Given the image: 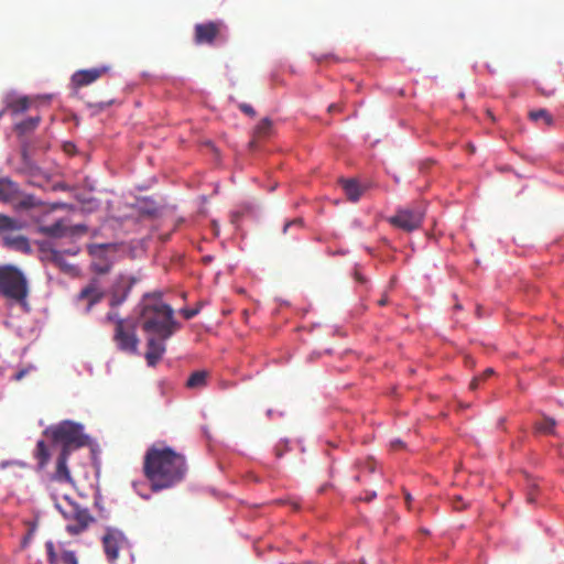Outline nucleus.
Segmentation results:
<instances>
[{
	"label": "nucleus",
	"mask_w": 564,
	"mask_h": 564,
	"mask_svg": "<svg viewBox=\"0 0 564 564\" xmlns=\"http://www.w3.org/2000/svg\"><path fill=\"white\" fill-rule=\"evenodd\" d=\"M165 339L156 337H149L147 343L145 360L150 367H154L159 360L163 357L166 347L164 344Z\"/></svg>",
	"instance_id": "a211bd4d"
},
{
	"label": "nucleus",
	"mask_w": 564,
	"mask_h": 564,
	"mask_svg": "<svg viewBox=\"0 0 564 564\" xmlns=\"http://www.w3.org/2000/svg\"><path fill=\"white\" fill-rule=\"evenodd\" d=\"M453 507L456 510H462V509L466 508V505L463 503L462 497H456L455 500H453Z\"/></svg>",
	"instance_id": "f704fd0d"
},
{
	"label": "nucleus",
	"mask_w": 564,
	"mask_h": 564,
	"mask_svg": "<svg viewBox=\"0 0 564 564\" xmlns=\"http://www.w3.org/2000/svg\"><path fill=\"white\" fill-rule=\"evenodd\" d=\"M341 185L349 200L357 202L360 198L362 189L355 180H343Z\"/></svg>",
	"instance_id": "412c9836"
},
{
	"label": "nucleus",
	"mask_w": 564,
	"mask_h": 564,
	"mask_svg": "<svg viewBox=\"0 0 564 564\" xmlns=\"http://www.w3.org/2000/svg\"><path fill=\"white\" fill-rule=\"evenodd\" d=\"M203 306V303L199 302L196 307L194 308H182L180 313L184 316L185 319H191L194 316H196Z\"/></svg>",
	"instance_id": "c756f323"
},
{
	"label": "nucleus",
	"mask_w": 564,
	"mask_h": 564,
	"mask_svg": "<svg viewBox=\"0 0 564 564\" xmlns=\"http://www.w3.org/2000/svg\"><path fill=\"white\" fill-rule=\"evenodd\" d=\"M404 500L409 509H411L412 496L410 492H404Z\"/></svg>",
	"instance_id": "58836bf2"
},
{
	"label": "nucleus",
	"mask_w": 564,
	"mask_h": 564,
	"mask_svg": "<svg viewBox=\"0 0 564 564\" xmlns=\"http://www.w3.org/2000/svg\"><path fill=\"white\" fill-rule=\"evenodd\" d=\"M45 550L50 564H78L75 552L62 546L56 547L53 541H47L45 543Z\"/></svg>",
	"instance_id": "dca6fc26"
},
{
	"label": "nucleus",
	"mask_w": 564,
	"mask_h": 564,
	"mask_svg": "<svg viewBox=\"0 0 564 564\" xmlns=\"http://www.w3.org/2000/svg\"><path fill=\"white\" fill-rule=\"evenodd\" d=\"M126 539L121 531L108 528L102 536L104 551L110 562H115L119 556V550L124 545Z\"/></svg>",
	"instance_id": "4468645a"
},
{
	"label": "nucleus",
	"mask_w": 564,
	"mask_h": 564,
	"mask_svg": "<svg viewBox=\"0 0 564 564\" xmlns=\"http://www.w3.org/2000/svg\"><path fill=\"white\" fill-rule=\"evenodd\" d=\"M355 276H356V279H357L358 281H360V282H362V281H364V280H362V278H361V275H359V273H358V272H356V273H355Z\"/></svg>",
	"instance_id": "37998d69"
},
{
	"label": "nucleus",
	"mask_w": 564,
	"mask_h": 564,
	"mask_svg": "<svg viewBox=\"0 0 564 564\" xmlns=\"http://www.w3.org/2000/svg\"><path fill=\"white\" fill-rule=\"evenodd\" d=\"M0 294L30 312L29 285L24 274L13 265L0 267Z\"/></svg>",
	"instance_id": "20e7f679"
},
{
	"label": "nucleus",
	"mask_w": 564,
	"mask_h": 564,
	"mask_svg": "<svg viewBox=\"0 0 564 564\" xmlns=\"http://www.w3.org/2000/svg\"><path fill=\"white\" fill-rule=\"evenodd\" d=\"M529 117L532 121L539 122L542 120L545 126H552L554 123L553 117L545 109L532 110L529 113Z\"/></svg>",
	"instance_id": "b1692460"
},
{
	"label": "nucleus",
	"mask_w": 564,
	"mask_h": 564,
	"mask_svg": "<svg viewBox=\"0 0 564 564\" xmlns=\"http://www.w3.org/2000/svg\"><path fill=\"white\" fill-rule=\"evenodd\" d=\"M106 323H113L115 327H117L118 322H129V319L121 318L119 314L115 311H110L107 313L105 317Z\"/></svg>",
	"instance_id": "7c9ffc66"
},
{
	"label": "nucleus",
	"mask_w": 564,
	"mask_h": 564,
	"mask_svg": "<svg viewBox=\"0 0 564 564\" xmlns=\"http://www.w3.org/2000/svg\"><path fill=\"white\" fill-rule=\"evenodd\" d=\"M39 205V202L33 195L24 196L18 204V206L22 209L34 208Z\"/></svg>",
	"instance_id": "c85d7f7f"
},
{
	"label": "nucleus",
	"mask_w": 564,
	"mask_h": 564,
	"mask_svg": "<svg viewBox=\"0 0 564 564\" xmlns=\"http://www.w3.org/2000/svg\"><path fill=\"white\" fill-rule=\"evenodd\" d=\"M56 509L66 521L65 530L69 535H79L96 521L88 508L65 496L63 502H55Z\"/></svg>",
	"instance_id": "39448f33"
},
{
	"label": "nucleus",
	"mask_w": 564,
	"mask_h": 564,
	"mask_svg": "<svg viewBox=\"0 0 564 564\" xmlns=\"http://www.w3.org/2000/svg\"><path fill=\"white\" fill-rule=\"evenodd\" d=\"M104 296L105 292L99 288L98 280L94 278L77 294V301H87L86 312H90L93 306L99 303Z\"/></svg>",
	"instance_id": "f3484780"
},
{
	"label": "nucleus",
	"mask_w": 564,
	"mask_h": 564,
	"mask_svg": "<svg viewBox=\"0 0 564 564\" xmlns=\"http://www.w3.org/2000/svg\"><path fill=\"white\" fill-rule=\"evenodd\" d=\"M535 490H536V485H535V484H533V485L530 487V489H529V491H528V494H527V501H528L529 503H533V502H535Z\"/></svg>",
	"instance_id": "72a5a7b5"
},
{
	"label": "nucleus",
	"mask_w": 564,
	"mask_h": 564,
	"mask_svg": "<svg viewBox=\"0 0 564 564\" xmlns=\"http://www.w3.org/2000/svg\"><path fill=\"white\" fill-rule=\"evenodd\" d=\"M143 473L153 491L169 489L185 478V456L171 447L152 446L144 455Z\"/></svg>",
	"instance_id": "f257e3e1"
},
{
	"label": "nucleus",
	"mask_w": 564,
	"mask_h": 564,
	"mask_svg": "<svg viewBox=\"0 0 564 564\" xmlns=\"http://www.w3.org/2000/svg\"><path fill=\"white\" fill-rule=\"evenodd\" d=\"M135 283L137 279L134 276H128L123 274L117 276L109 291L110 307L115 308L121 305L127 300L131 289Z\"/></svg>",
	"instance_id": "ddd939ff"
},
{
	"label": "nucleus",
	"mask_w": 564,
	"mask_h": 564,
	"mask_svg": "<svg viewBox=\"0 0 564 564\" xmlns=\"http://www.w3.org/2000/svg\"><path fill=\"white\" fill-rule=\"evenodd\" d=\"M109 66L94 67L89 69H79L72 75V85L75 89L88 86L95 83L109 72Z\"/></svg>",
	"instance_id": "2eb2a0df"
},
{
	"label": "nucleus",
	"mask_w": 564,
	"mask_h": 564,
	"mask_svg": "<svg viewBox=\"0 0 564 564\" xmlns=\"http://www.w3.org/2000/svg\"><path fill=\"white\" fill-rule=\"evenodd\" d=\"M272 131V121L269 118L262 119L254 128V135L257 138H265Z\"/></svg>",
	"instance_id": "cd10ccee"
},
{
	"label": "nucleus",
	"mask_w": 564,
	"mask_h": 564,
	"mask_svg": "<svg viewBox=\"0 0 564 564\" xmlns=\"http://www.w3.org/2000/svg\"><path fill=\"white\" fill-rule=\"evenodd\" d=\"M44 434L50 437L55 445H61V452L55 463V470L51 476L52 480L72 484L73 478L67 466V459L73 451L84 447L89 443L88 436L84 434L83 425L65 420L47 427Z\"/></svg>",
	"instance_id": "f03ea898"
},
{
	"label": "nucleus",
	"mask_w": 564,
	"mask_h": 564,
	"mask_svg": "<svg viewBox=\"0 0 564 564\" xmlns=\"http://www.w3.org/2000/svg\"><path fill=\"white\" fill-rule=\"evenodd\" d=\"M23 223L0 214V236L7 245H15V247H29V240L21 235Z\"/></svg>",
	"instance_id": "1a4fd4ad"
},
{
	"label": "nucleus",
	"mask_w": 564,
	"mask_h": 564,
	"mask_svg": "<svg viewBox=\"0 0 564 564\" xmlns=\"http://www.w3.org/2000/svg\"><path fill=\"white\" fill-rule=\"evenodd\" d=\"M40 259L58 268L64 273L70 276H77L79 274L78 265L70 262L68 259L76 256V251L72 249H39Z\"/></svg>",
	"instance_id": "423d86ee"
},
{
	"label": "nucleus",
	"mask_w": 564,
	"mask_h": 564,
	"mask_svg": "<svg viewBox=\"0 0 564 564\" xmlns=\"http://www.w3.org/2000/svg\"><path fill=\"white\" fill-rule=\"evenodd\" d=\"M302 226V219L296 218L291 221L285 223L283 227V232L285 234L290 227H301Z\"/></svg>",
	"instance_id": "473e14b6"
},
{
	"label": "nucleus",
	"mask_w": 564,
	"mask_h": 564,
	"mask_svg": "<svg viewBox=\"0 0 564 564\" xmlns=\"http://www.w3.org/2000/svg\"><path fill=\"white\" fill-rule=\"evenodd\" d=\"M424 215V205L416 204L399 209L393 216L389 218V221L395 228L402 229L404 231H412L421 226Z\"/></svg>",
	"instance_id": "0eeeda50"
},
{
	"label": "nucleus",
	"mask_w": 564,
	"mask_h": 564,
	"mask_svg": "<svg viewBox=\"0 0 564 564\" xmlns=\"http://www.w3.org/2000/svg\"><path fill=\"white\" fill-rule=\"evenodd\" d=\"M28 370L26 369H22L20 370L19 372H17L14 375V380L15 381H20L22 378H24V376L26 375Z\"/></svg>",
	"instance_id": "4c0bfd02"
},
{
	"label": "nucleus",
	"mask_w": 564,
	"mask_h": 564,
	"mask_svg": "<svg viewBox=\"0 0 564 564\" xmlns=\"http://www.w3.org/2000/svg\"><path fill=\"white\" fill-rule=\"evenodd\" d=\"M90 256V270L99 275L110 272L117 262L116 249H88Z\"/></svg>",
	"instance_id": "f8f14e48"
},
{
	"label": "nucleus",
	"mask_w": 564,
	"mask_h": 564,
	"mask_svg": "<svg viewBox=\"0 0 564 564\" xmlns=\"http://www.w3.org/2000/svg\"><path fill=\"white\" fill-rule=\"evenodd\" d=\"M479 382H480V378L478 377H475L471 381H470V384H469V388L471 390H476L479 386Z\"/></svg>",
	"instance_id": "e433bc0d"
},
{
	"label": "nucleus",
	"mask_w": 564,
	"mask_h": 564,
	"mask_svg": "<svg viewBox=\"0 0 564 564\" xmlns=\"http://www.w3.org/2000/svg\"><path fill=\"white\" fill-rule=\"evenodd\" d=\"M34 457L37 460L39 469H44L45 466L48 464L51 458L50 448L46 445V443L41 440L36 443V447L34 451Z\"/></svg>",
	"instance_id": "aec40b11"
},
{
	"label": "nucleus",
	"mask_w": 564,
	"mask_h": 564,
	"mask_svg": "<svg viewBox=\"0 0 564 564\" xmlns=\"http://www.w3.org/2000/svg\"><path fill=\"white\" fill-rule=\"evenodd\" d=\"M41 118L39 116L36 117H30L26 120H23L15 124V131L19 134H26L31 131H33L40 123Z\"/></svg>",
	"instance_id": "5701e85b"
},
{
	"label": "nucleus",
	"mask_w": 564,
	"mask_h": 564,
	"mask_svg": "<svg viewBox=\"0 0 564 564\" xmlns=\"http://www.w3.org/2000/svg\"><path fill=\"white\" fill-rule=\"evenodd\" d=\"M88 247H117L115 243H97V245H89Z\"/></svg>",
	"instance_id": "a19ab883"
},
{
	"label": "nucleus",
	"mask_w": 564,
	"mask_h": 564,
	"mask_svg": "<svg viewBox=\"0 0 564 564\" xmlns=\"http://www.w3.org/2000/svg\"><path fill=\"white\" fill-rule=\"evenodd\" d=\"M19 196V186L9 177L0 178V200L13 202Z\"/></svg>",
	"instance_id": "6ab92c4d"
},
{
	"label": "nucleus",
	"mask_w": 564,
	"mask_h": 564,
	"mask_svg": "<svg viewBox=\"0 0 564 564\" xmlns=\"http://www.w3.org/2000/svg\"><path fill=\"white\" fill-rule=\"evenodd\" d=\"M403 442L401 440H395L393 442H391V447L397 449V448H401L403 447Z\"/></svg>",
	"instance_id": "ea45409f"
},
{
	"label": "nucleus",
	"mask_w": 564,
	"mask_h": 564,
	"mask_svg": "<svg viewBox=\"0 0 564 564\" xmlns=\"http://www.w3.org/2000/svg\"><path fill=\"white\" fill-rule=\"evenodd\" d=\"M386 303H387V300H386V299H382V300H380V301H379V304H380V305H384Z\"/></svg>",
	"instance_id": "a18cd8bd"
},
{
	"label": "nucleus",
	"mask_w": 564,
	"mask_h": 564,
	"mask_svg": "<svg viewBox=\"0 0 564 564\" xmlns=\"http://www.w3.org/2000/svg\"><path fill=\"white\" fill-rule=\"evenodd\" d=\"M206 371H195L188 377L186 381V387L189 389H200L206 386Z\"/></svg>",
	"instance_id": "4be33fe9"
},
{
	"label": "nucleus",
	"mask_w": 564,
	"mask_h": 564,
	"mask_svg": "<svg viewBox=\"0 0 564 564\" xmlns=\"http://www.w3.org/2000/svg\"><path fill=\"white\" fill-rule=\"evenodd\" d=\"M226 26L221 21L198 23L194 26V42L197 45H213L217 41H225Z\"/></svg>",
	"instance_id": "9d476101"
},
{
	"label": "nucleus",
	"mask_w": 564,
	"mask_h": 564,
	"mask_svg": "<svg viewBox=\"0 0 564 564\" xmlns=\"http://www.w3.org/2000/svg\"><path fill=\"white\" fill-rule=\"evenodd\" d=\"M556 422L552 417H543L540 422L535 424V429L538 432L543 434H553Z\"/></svg>",
	"instance_id": "bb28decb"
},
{
	"label": "nucleus",
	"mask_w": 564,
	"mask_h": 564,
	"mask_svg": "<svg viewBox=\"0 0 564 564\" xmlns=\"http://www.w3.org/2000/svg\"><path fill=\"white\" fill-rule=\"evenodd\" d=\"M30 107V99L28 97H21L17 100L11 101L8 105V108L11 110L13 115L22 113L26 111Z\"/></svg>",
	"instance_id": "393cba45"
},
{
	"label": "nucleus",
	"mask_w": 564,
	"mask_h": 564,
	"mask_svg": "<svg viewBox=\"0 0 564 564\" xmlns=\"http://www.w3.org/2000/svg\"><path fill=\"white\" fill-rule=\"evenodd\" d=\"M113 341L121 351L135 354L139 345V338L135 334V323L133 321L118 322L113 332Z\"/></svg>",
	"instance_id": "6e6552de"
},
{
	"label": "nucleus",
	"mask_w": 564,
	"mask_h": 564,
	"mask_svg": "<svg viewBox=\"0 0 564 564\" xmlns=\"http://www.w3.org/2000/svg\"><path fill=\"white\" fill-rule=\"evenodd\" d=\"M336 109H337V106H336L335 104H333V105H330V106L328 107V111H329V112H333V111H334V110H336Z\"/></svg>",
	"instance_id": "79ce46f5"
},
{
	"label": "nucleus",
	"mask_w": 564,
	"mask_h": 564,
	"mask_svg": "<svg viewBox=\"0 0 564 564\" xmlns=\"http://www.w3.org/2000/svg\"><path fill=\"white\" fill-rule=\"evenodd\" d=\"M40 231L50 238L82 236L87 232L83 224L72 225L67 219H59L50 226L40 227Z\"/></svg>",
	"instance_id": "9b49d317"
},
{
	"label": "nucleus",
	"mask_w": 564,
	"mask_h": 564,
	"mask_svg": "<svg viewBox=\"0 0 564 564\" xmlns=\"http://www.w3.org/2000/svg\"><path fill=\"white\" fill-rule=\"evenodd\" d=\"M140 322L143 332L161 339H169L182 327L174 318V310L156 294L143 297L140 303Z\"/></svg>",
	"instance_id": "7ed1b4c3"
},
{
	"label": "nucleus",
	"mask_w": 564,
	"mask_h": 564,
	"mask_svg": "<svg viewBox=\"0 0 564 564\" xmlns=\"http://www.w3.org/2000/svg\"><path fill=\"white\" fill-rule=\"evenodd\" d=\"M203 260H204L205 262H209V261H212V257H209V256L204 257V258H203Z\"/></svg>",
	"instance_id": "c03bdc74"
},
{
	"label": "nucleus",
	"mask_w": 564,
	"mask_h": 564,
	"mask_svg": "<svg viewBox=\"0 0 564 564\" xmlns=\"http://www.w3.org/2000/svg\"><path fill=\"white\" fill-rule=\"evenodd\" d=\"M494 375V369L492 368H487L482 373L481 376H479L478 378H480V381L482 380H486L487 378H489L490 376Z\"/></svg>",
	"instance_id": "c9c22d12"
},
{
	"label": "nucleus",
	"mask_w": 564,
	"mask_h": 564,
	"mask_svg": "<svg viewBox=\"0 0 564 564\" xmlns=\"http://www.w3.org/2000/svg\"><path fill=\"white\" fill-rule=\"evenodd\" d=\"M252 212V208L250 205H242V206H238L236 209H234L231 213H230V220L231 223L235 225V226H238V224L240 223V220L251 214Z\"/></svg>",
	"instance_id": "a878e982"
},
{
	"label": "nucleus",
	"mask_w": 564,
	"mask_h": 564,
	"mask_svg": "<svg viewBox=\"0 0 564 564\" xmlns=\"http://www.w3.org/2000/svg\"><path fill=\"white\" fill-rule=\"evenodd\" d=\"M239 108L242 112H245L246 115L248 116H251V117H254L256 116V111L254 109L252 108V106L248 105V104H240L239 105Z\"/></svg>",
	"instance_id": "2f4dec72"
}]
</instances>
